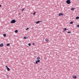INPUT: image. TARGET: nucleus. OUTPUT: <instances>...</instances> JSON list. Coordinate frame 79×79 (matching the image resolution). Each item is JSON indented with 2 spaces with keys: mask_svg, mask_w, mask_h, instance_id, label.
I'll return each mask as SVG.
<instances>
[{
  "mask_svg": "<svg viewBox=\"0 0 79 79\" xmlns=\"http://www.w3.org/2000/svg\"><path fill=\"white\" fill-rule=\"evenodd\" d=\"M45 41H46L47 42H49V40L48 39H46Z\"/></svg>",
  "mask_w": 79,
  "mask_h": 79,
  "instance_id": "nucleus-8",
  "label": "nucleus"
},
{
  "mask_svg": "<svg viewBox=\"0 0 79 79\" xmlns=\"http://www.w3.org/2000/svg\"><path fill=\"white\" fill-rule=\"evenodd\" d=\"M15 33H17V32H18V30H16L15 31Z\"/></svg>",
  "mask_w": 79,
  "mask_h": 79,
  "instance_id": "nucleus-15",
  "label": "nucleus"
},
{
  "mask_svg": "<svg viewBox=\"0 0 79 79\" xmlns=\"http://www.w3.org/2000/svg\"><path fill=\"white\" fill-rule=\"evenodd\" d=\"M24 8H23L22 10L21 11H24Z\"/></svg>",
  "mask_w": 79,
  "mask_h": 79,
  "instance_id": "nucleus-18",
  "label": "nucleus"
},
{
  "mask_svg": "<svg viewBox=\"0 0 79 79\" xmlns=\"http://www.w3.org/2000/svg\"><path fill=\"white\" fill-rule=\"evenodd\" d=\"M3 44H0V47H3Z\"/></svg>",
  "mask_w": 79,
  "mask_h": 79,
  "instance_id": "nucleus-6",
  "label": "nucleus"
},
{
  "mask_svg": "<svg viewBox=\"0 0 79 79\" xmlns=\"http://www.w3.org/2000/svg\"><path fill=\"white\" fill-rule=\"evenodd\" d=\"M36 12H35L33 13V15H35Z\"/></svg>",
  "mask_w": 79,
  "mask_h": 79,
  "instance_id": "nucleus-20",
  "label": "nucleus"
},
{
  "mask_svg": "<svg viewBox=\"0 0 79 79\" xmlns=\"http://www.w3.org/2000/svg\"><path fill=\"white\" fill-rule=\"evenodd\" d=\"M63 14H62V13H60L59 14V16H63Z\"/></svg>",
  "mask_w": 79,
  "mask_h": 79,
  "instance_id": "nucleus-9",
  "label": "nucleus"
},
{
  "mask_svg": "<svg viewBox=\"0 0 79 79\" xmlns=\"http://www.w3.org/2000/svg\"><path fill=\"white\" fill-rule=\"evenodd\" d=\"M68 30V29H67L66 28H64V31H67Z\"/></svg>",
  "mask_w": 79,
  "mask_h": 79,
  "instance_id": "nucleus-16",
  "label": "nucleus"
},
{
  "mask_svg": "<svg viewBox=\"0 0 79 79\" xmlns=\"http://www.w3.org/2000/svg\"><path fill=\"white\" fill-rule=\"evenodd\" d=\"M16 22V20H15V19L11 21L10 22V23H15Z\"/></svg>",
  "mask_w": 79,
  "mask_h": 79,
  "instance_id": "nucleus-3",
  "label": "nucleus"
},
{
  "mask_svg": "<svg viewBox=\"0 0 79 79\" xmlns=\"http://www.w3.org/2000/svg\"><path fill=\"white\" fill-rule=\"evenodd\" d=\"M29 29V28H27L26 29V30H28Z\"/></svg>",
  "mask_w": 79,
  "mask_h": 79,
  "instance_id": "nucleus-23",
  "label": "nucleus"
},
{
  "mask_svg": "<svg viewBox=\"0 0 79 79\" xmlns=\"http://www.w3.org/2000/svg\"><path fill=\"white\" fill-rule=\"evenodd\" d=\"M23 39H27V37H24Z\"/></svg>",
  "mask_w": 79,
  "mask_h": 79,
  "instance_id": "nucleus-19",
  "label": "nucleus"
},
{
  "mask_svg": "<svg viewBox=\"0 0 79 79\" xmlns=\"http://www.w3.org/2000/svg\"><path fill=\"white\" fill-rule=\"evenodd\" d=\"M73 77L74 79H76L77 78V76H73Z\"/></svg>",
  "mask_w": 79,
  "mask_h": 79,
  "instance_id": "nucleus-7",
  "label": "nucleus"
},
{
  "mask_svg": "<svg viewBox=\"0 0 79 79\" xmlns=\"http://www.w3.org/2000/svg\"><path fill=\"white\" fill-rule=\"evenodd\" d=\"M76 19H79V17H77L76 18Z\"/></svg>",
  "mask_w": 79,
  "mask_h": 79,
  "instance_id": "nucleus-12",
  "label": "nucleus"
},
{
  "mask_svg": "<svg viewBox=\"0 0 79 79\" xmlns=\"http://www.w3.org/2000/svg\"><path fill=\"white\" fill-rule=\"evenodd\" d=\"M32 45H35V44H34V43H32Z\"/></svg>",
  "mask_w": 79,
  "mask_h": 79,
  "instance_id": "nucleus-24",
  "label": "nucleus"
},
{
  "mask_svg": "<svg viewBox=\"0 0 79 79\" xmlns=\"http://www.w3.org/2000/svg\"><path fill=\"white\" fill-rule=\"evenodd\" d=\"M66 3H67V4H70V3H71L70 0H67L66 1Z\"/></svg>",
  "mask_w": 79,
  "mask_h": 79,
  "instance_id": "nucleus-2",
  "label": "nucleus"
},
{
  "mask_svg": "<svg viewBox=\"0 0 79 79\" xmlns=\"http://www.w3.org/2000/svg\"><path fill=\"white\" fill-rule=\"evenodd\" d=\"M28 45L29 46H31V43L28 44Z\"/></svg>",
  "mask_w": 79,
  "mask_h": 79,
  "instance_id": "nucleus-17",
  "label": "nucleus"
},
{
  "mask_svg": "<svg viewBox=\"0 0 79 79\" xmlns=\"http://www.w3.org/2000/svg\"><path fill=\"white\" fill-rule=\"evenodd\" d=\"M6 67L7 68V71H10V68H8V66H7V65H6Z\"/></svg>",
  "mask_w": 79,
  "mask_h": 79,
  "instance_id": "nucleus-4",
  "label": "nucleus"
},
{
  "mask_svg": "<svg viewBox=\"0 0 79 79\" xmlns=\"http://www.w3.org/2000/svg\"><path fill=\"white\" fill-rule=\"evenodd\" d=\"M2 6V5H0V7H1Z\"/></svg>",
  "mask_w": 79,
  "mask_h": 79,
  "instance_id": "nucleus-25",
  "label": "nucleus"
},
{
  "mask_svg": "<svg viewBox=\"0 0 79 79\" xmlns=\"http://www.w3.org/2000/svg\"><path fill=\"white\" fill-rule=\"evenodd\" d=\"M71 10H74V8H72L71 9Z\"/></svg>",
  "mask_w": 79,
  "mask_h": 79,
  "instance_id": "nucleus-13",
  "label": "nucleus"
},
{
  "mask_svg": "<svg viewBox=\"0 0 79 79\" xmlns=\"http://www.w3.org/2000/svg\"><path fill=\"white\" fill-rule=\"evenodd\" d=\"M32 0V1H34V0Z\"/></svg>",
  "mask_w": 79,
  "mask_h": 79,
  "instance_id": "nucleus-26",
  "label": "nucleus"
},
{
  "mask_svg": "<svg viewBox=\"0 0 79 79\" xmlns=\"http://www.w3.org/2000/svg\"><path fill=\"white\" fill-rule=\"evenodd\" d=\"M68 34H69V33H71V32L69 31V32H68Z\"/></svg>",
  "mask_w": 79,
  "mask_h": 79,
  "instance_id": "nucleus-21",
  "label": "nucleus"
},
{
  "mask_svg": "<svg viewBox=\"0 0 79 79\" xmlns=\"http://www.w3.org/2000/svg\"><path fill=\"white\" fill-rule=\"evenodd\" d=\"M40 58L39 57L37 58L36 60H37L36 61H35V63H36V64H37V63H39L40 62V60H40Z\"/></svg>",
  "mask_w": 79,
  "mask_h": 79,
  "instance_id": "nucleus-1",
  "label": "nucleus"
},
{
  "mask_svg": "<svg viewBox=\"0 0 79 79\" xmlns=\"http://www.w3.org/2000/svg\"><path fill=\"white\" fill-rule=\"evenodd\" d=\"M73 22L72 21L71 22H70V24H73Z\"/></svg>",
  "mask_w": 79,
  "mask_h": 79,
  "instance_id": "nucleus-14",
  "label": "nucleus"
},
{
  "mask_svg": "<svg viewBox=\"0 0 79 79\" xmlns=\"http://www.w3.org/2000/svg\"><path fill=\"white\" fill-rule=\"evenodd\" d=\"M77 27H79V24L77 25Z\"/></svg>",
  "mask_w": 79,
  "mask_h": 79,
  "instance_id": "nucleus-22",
  "label": "nucleus"
},
{
  "mask_svg": "<svg viewBox=\"0 0 79 79\" xmlns=\"http://www.w3.org/2000/svg\"><path fill=\"white\" fill-rule=\"evenodd\" d=\"M40 22H42V21H38L37 22H35V23H36V24H38V23H40Z\"/></svg>",
  "mask_w": 79,
  "mask_h": 79,
  "instance_id": "nucleus-5",
  "label": "nucleus"
},
{
  "mask_svg": "<svg viewBox=\"0 0 79 79\" xmlns=\"http://www.w3.org/2000/svg\"><path fill=\"white\" fill-rule=\"evenodd\" d=\"M3 35L4 37H6V34H4Z\"/></svg>",
  "mask_w": 79,
  "mask_h": 79,
  "instance_id": "nucleus-10",
  "label": "nucleus"
},
{
  "mask_svg": "<svg viewBox=\"0 0 79 79\" xmlns=\"http://www.w3.org/2000/svg\"><path fill=\"white\" fill-rule=\"evenodd\" d=\"M10 44H6V45H7V46H10Z\"/></svg>",
  "mask_w": 79,
  "mask_h": 79,
  "instance_id": "nucleus-11",
  "label": "nucleus"
}]
</instances>
